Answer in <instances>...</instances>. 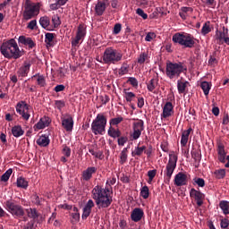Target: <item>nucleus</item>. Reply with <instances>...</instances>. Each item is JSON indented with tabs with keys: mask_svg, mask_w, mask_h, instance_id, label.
Segmentation results:
<instances>
[{
	"mask_svg": "<svg viewBox=\"0 0 229 229\" xmlns=\"http://www.w3.org/2000/svg\"><path fill=\"white\" fill-rule=\"evenodd\" d=\"M117 179L115 175L114 177H109L106 181V186L103 188L102 186H95L91 191V195L93 199H88V202L85 204L82 212V219H87L89 216L91 210L95 202L98 206V208H108L111 206L113 201V197L109 195L110 187L114 186L116 183Z\"/></svg>",
	"mask_w": 229,
	"mask_h": 229,
	"instance_id": "1",
	"label": "nucleus"
},
{
	"mask_svg": "<svg viewBox=\"0 0 229 229\" xmlns=\"http://www.w3.org/2000/svg\"><path fill=\"white\" fill-rule=\"evenodd\" d=\"M1 55L7 60H19L21 56H24L23 50L19 48V45L15 39L11 38L7 41H4L0 47Z\"/></svg>",
	"mask_w": 229,
	"mask_h": 229,
	"instance_id": "2",
	"label": "nucleus"
},
{
	"mask_svg": "<svg viewBox=\"0 0 229 229\" xmlns=\"http://www.w3.org/2000/svg\"><path fill=\"white\" fill-rule=\"evenodd\" d=\"M183 71H187V66H184L183 62H166L165 74L170 80L180 78Z\"/></svg>",
	"mask_w": 229,
	"mask_h": 229,
	"instance_id": "3",
	"label": "nucleus"
},
{
	"mask_svg": "<svg viewBox=\"0 0 229 229\" xmlns=\"http://www.w3.org/2000/svg\"><path fill=\"white\" fill-rule=\"evenodd\" d=\"M172 39L174 44L184 46L185 48H193L196 44V38L191 32H174Z\"/></svg>",
	"mask_w": 229,
	"mask_h": 229,
	"instance_id": "4",
	"label": "nucleus"
},
{
	"mask_svg": "<svg viewBox=\"0 0 229 229\" xmlns=\"http://www.w3.org/2000/svg\"><path fill=\"white\" fill-rule=\"evenodd\" d=\"M41 7L42 4L40 3H33L31 0H26L22 14L24 21H30L34 19V17H37V15L40 13Z\"/></svg>",
	"mask_w": 229,
	"mask_h": 229,
	"instance_id": "5",
	"label": "nucleus"
},
{
	"mask_svg": "<svg viewBox=\"0 0 229 229\" xmlns=\"http://www.w3.org/2000/svg\"><path fill=\"white\" fill-rule=\"evenodd\" d=\"M5 210L14 217V219H21L26 216V209L24 207L21 206V204L15 203V201L12 199H8L4 203Z\"/></svg>",
	"mask_w": 229,
	"mask_h": 229,
	"instance_id": "6",
	"label": "nucleus"
},
{
	"mask_svg": "<svg viewBox=\"0 0 229 229\" xmlns=\"http://www.w3.org/2000/svg\"><path fill=\"white\" fill-rule=\"evenodd\" d=\"M121 60H123V53L117 51L116 48L108 47L105 49L103 53V62L105 64H116L117 62H121Z\"/></svg>",
	"mask_w": 229,
	"mask_h": 229,
	"instance_id": "7",
	"label": "nucleus"
},
{
	"mask_svg": "<svg viewBox=\"0 0 229 229\" xmlns=\"http://www.w3.org/2000/svg\"><path fill=\"white\" fill-rule=\"evenodd\" d=\"M107 124V118L105 114H98L97 117L91 123L93 134H105Z\"/></svg>",
	"mask_w": 229,
	"mask_h": 229,
	"instance_id": "8",
	"label": "nucleus"
},
{
	"mask_svg": "<svg viewBox=\"0 0 229 229\" xmlns=\"http://www.w3.org/2000/svg\"><path fill=\"white\" fill-rule=\"evenodd\" d=\"M145 130V123L142 120H138L132 123V131H131V140L140 139L142 131Z\"/></svg>",
	"mask_w": 229,
	"mask_h": 229,
	"instance_id": "9",
	"label": "nucleus"
},
{
	"mask_svg": "<svg viewBox=\"0 0 229 229\" xmlns=\"http://www.w3.org/2000/svg\"><path fill=\"white\" fill-rule=\"evenodd\" d=\"M177 161H178V155H175V152H171L169 155V160L168 163L166 164L165 167V175L167 176L168 179H171L172 175L174 173V170L177 165Z\"/></svg>",
	"mask_w": 229,
	"mask_h": 229,
	"instance_id": "10",
	"label": "nucleus"
},
{
	"mask_svg": "<svg viewBox=\"0 0 229 229\" xmlns=\"http://www.w3.org/2000/svg\"><path fill=\"white\" fill-rule=\"evenodd\" d=\"M15 108H16L17 114L21 115L24 121L30 120V117H31V115L30 114V105H28L26 101L18 102Z\"/></svg>",
	"mask_w": 229,
	"mask_h": 229,
	"instance_id": "11",
	"label": "nucleus"
},
{
	"mask_svg": "<svg viewBox=\"0 0 229 229\" xmlns=\"http://www.w3.org/2000/svg\"><path fill=\"white\" fill-rule=\"evenodd\" d=\"M87 35V26L84 23H80L77 28V32L75 38H72V46H79L81 44V39Z\"/></svg>",
	"mask_w": 229,
	"mask_h": 229,
	"instance_id": "12",
	"label": "nucleus"
},
{
	"mask_svg": "<svg viewBox=\"0 0 229 229\" xmlns=\"http://www.w3.org/2000/svg\"><path fill=\"white\" fill-rule=\"evenodd\" d=\"M62 127L66 131H72L74 128V118L71 114H61Z\"/></svg>",
	"mask_w": 229,
	"mask_h": 229,
	"instance_id": "13",
	"label": "nucleus"
},
{
	"mask_svg": "<svg viewBox=\"0 0 229 229\" xmlns=\"http://www.w3.org/2000/svg\"><path fill=\"white\" fill-rule=\"evenodd\" d=\"M190 196L192 199H195L197 206H202L205 199V192L201 191H197L196 188H191Z\"/></svg>",
	"mask_w": 229,
	"mask_h": 229,
	"instance_id": "14",
	"label": "nucleus"
},
{
	"mask_svg": "<svg viewBox=\"0 0 229 229\" xmlns=\"http://www.w3.org/2000/svg\"><path fill=\"white\" fill-rule=\"evenodd\" d=\"M30 69H31V62L25 61L17 71L18 78H26L30 74Z\"/></svg>",
	"mask_w": 229,
	"mask_h": 229,
	"instance_id": "15",
	"label": "nucleus"
},
{
	"mask_svg": "<svg viewBox=\"0 0 229 229\" xmlns=\"http://www.w3.org/2000/svg\"><path fill=\"white\" fill-rule=\"evenodd\" d=\"M49 124H51V118H49V116H43L33 126L34 131H38V130H44L45 128H47Z\"/></svg>",
	"mask_w": 229,
	"mask_h": 229,
	"instance_id": "16",
	"label": "nucleus"
},
{
	"mask_svg": "<svg viewBox=\"0 0 229 229\" xmlns=\"http://www.w3.org/2000/svg\"><path fill=\"white\" fill-rule=\"evenodd\" d=\"M98 168L95 165H89L86 170H83L81 177L83 182H89L92 179L93 174L97 173Z\"/></svg>",
	"mask_w": 229,
	"mask_h": 229,
	"instance_id": "17",
	"label": "nucleus"
},
{
	"mask_svg": "<svg viewBox=\"0 0 229 229\" xmlns=\"http://www.w3.org/2000/svg\"><path fill=\"white\" fill-rule=\"evenodd\" d=\"M19 44H22L23 46H27L29 49H33L37 46L35 41L31 38H28L26 36H20L18 38Z\"/></svg>",
	"mask_w": 229,
	"mask_h": 229,
	"instance_id": "18",
	"label": "nucleus"
},
{
	"mask_svg": "<svg viewBox=\"0 0 229 229\" xmlns=\"http://www.w3.org/2000/svg\"><path fill=\"white\" fill-rule=\"evenodd\" d=\"M175 186H185L187 183V174L184 173H178L174 177Z\"/></svg>",
	"mask_w": 229,
	"mask_h": 229,
	"instance_id": "19",
	"label": "nucleus"
},
{
	"mask_svg": "<svg viewBox=\"0 0 229 229\" xmlns=\"http://www.w3.org/2000/svg\"><path fill=\"white\" fill-rule=\"evenodd\" d=\"M144 217V211L143 208H133L132 212L131 213V218L133 222H140V219Z\"/></svg>",
	"mask_w": 229,
	"mask_h": 229,
	"instance_id": "20",
	"label": "nucleus"
},
{
	"mask_svg": "<svg viewBox=\"0 0 229 229\" xmlns=\"http://www.w3.org/2000/svg\"><path fill=\"white\" fill-rule=\"evenodd\" d=\"M174 114V105L173 103H171V101H167V103H165L163 107V118H168L169 115H173Z\"/></svg>",
	"mask_w": 229,
	"mask_h": 229,
	"instance_id": "21",
	"label": "nucleus"
},
{
	"mask_svg": "<svg viewBox=\"0 0 229 229\" xmlns=\"http://www.w3.org/2000/svg\"><path fill=\"white\" fill-rule=\"evenodd\" d=\"M217 154H218V160L221 161V163H225V161H226V152L225 150L224 143H218Z\"/></svg>",
	"mask_w": 229,
	"mask_h": 229,
	"instance_id": "22",
	"label": "nucleus"
},
{
	"mask_svg": "<svg viewBox=\"0 0 229 229\" xmlns=\"http://www.w3.org/2000/svg\"><path fill=\"white\" fill-rule=\"evenodd\" d=\"M106 10V4L105 1H98V4L95 5L96 14L102 15L104 12Z\"/></svg>",
	"mask_w": 229,
	"mask_h": 229,
	"instance_id": "23",
	"label": "nucleus"
},
{
	"mask_svg": "<svg viewBox=\"0 0 229 229\" xmlns=\"http://www.w3.org/2000/svg\"><path fill=\"white\" fill-rule=\"evenodd\" d=\"M108 136H111L112 139H117V141L119 142V136H121V130L115 129L114 125H110L109 129L107 130Z\"/></svg>",
	"mask_w": 229,
	"mask_h": 229,
	"instance_id": "24",
	"label": "nucleus"
},
{
	"mask_svg": "<svg viewBox=\"0 0 229 229\" xmlns=\"http://www.w3.org/2000/svg\"><path fill=\"white\" fill-rule=\"evenodd\" d=\"M26 213L28 217H30V219H32V221L38 219V217L40 216V213H38V210H37V208H27Z\"/></svg>",
	"mask_w": 229,
	"mask_h": 229,
	"instance_id": "25",
	"label": "nucleus"
},
{
	"mask_svg": "<svg viewBox=\"0 0 229 229\" xmlns=\"http://www.w3.org/2000/svg\"><path fill=\"white\" fill-rule=\"evenodd\" d=\"M192 131V127H189L188 130H184L182 133L181 145L185 146L189 141V136Z\"/></svg>",
	"mask_w": 229,
	"mask_h": 229,
	"instance_id": "26",
	"label": "nucleus"
},
{
	"mask_svg": "<svg viewBox=\"0 0 229 229\" xmlns=\"http://www.w3.org/2000/svg\"><path fill=\"white\" fill-rule=\"evenodd\" d=\"M36 142L38 146H40L41 148H47V146H49V137L46 135H41Z\"/></svg>",
	"mask_w": 229,
	"mask_h": 229,
	"instance_id": "27",
	"label": "nucleus"
},
{
	"mask_svg": "<svg viewBox=\"0 0 229 229\" xmlns=\"http://www.w3.org/2000/svg\"><path fill=\"white\" fill-rule=\"evenodd\" d=\"M12 133L13 137L19 139V137H22V135H24V130H22V126L15 125L12 128Z\"/></svg>",
	"mask_w": 229,
	"mask_h": 229,
	"instance_id": "28",
	"label": "nucleus"
},
{
	"mask_svg": "<svg viewBox=\"0 0 229 229\" xmlns=\"http://www.w3.org/2000/svg\"><path fill=\"white\" fill-rule=\"evenodd\" d=\"M188 84V80H185L184 81H182V80H177V89L179 93H185Z\"/></svg>",
	"mask_w": 229,
	"mask_h": 229,
	"instance_id": "29",
	"label": "nucleus"
},
{
	"mask_svg": "<svg viewBox=\"0 0 229 229\" xmlns=\"http://www.w3.org/2000/svg\"><path fill=\"white\" fill-rule=\"evenodd\" d=\"M33 78H37V83L39 87H46V77L44 75L40 73H36L31 77V80H33Z\"/></svg>",
	"mask_w": 229,
	"mask_h": 229,
	"instance_id": "30",
	"label": "nucleus"
},
{
	"mask_svg": "<svg viewBox=\"0 0 229 229\" xmlns=\"http://www.w3.org/2000/svg\"><path fill=\"white\" fill-rule=\"evenodd\" d=\"M45 42L47 46H49V47H53L55 46V34L53 33H47L45 35Z\"/></svg>",
	"mask_w": 229,
	"mask_h": 229,
	"instance_id": "31",
	"label": "nucleus"
},
{
	"mask_svg": "<svg viewBox=\"0 0 229 229\" xmlns=\"http://www.w3.org/2000/svg\"><path fill=\"white\" fill-rule=\"evenodd\" d=\"M193 8L187 7V5H182V7L180 9L179 14L182 19H187L188 13L193 12Z\"/></svg>",
	"mask_w": 229,
	"mask_h": 229,
	"instance_id": "32",
	"label": "nucleus"
},
{
	"mask_svg": "<svg viewBox=\"0 0 229 229\" xmlns=\"http://www.w3.org/2000/svg\"><path fill=\"white\" fill-rule=\"evenodd\" d=\"M146 149V145H137L136 148H134V150H132L131 155L132 157H141V154H143L144 150Z\"/></svg>",
	"mask_w": 229,
	"mask_h": 229,
	"instance_id": "33",
	"label": "nucleus"
},
{
	"mask_svg": "<svg viewBox=\"0 0 229 229\" xmlns=\"http://www.w3.org/2000/svg\"><path fill=\"white\" fill-rule=\"evenodd\" d=\"M39 24L41 28H44V30H49V24H50L49 17L47 16L41 17L39 19Z\"/></svg>",
	"mask_w": 229,
	"mask_h": 229,
	"instance_id": "34",
	"label": "nucleus"
},
{
	"mask_svg": "<svg viewBox=\"0 0 229 229\" xmlns=\"http://www.w3.org/2000/svg\"><path fill=\"white\" fill-rule=\"evenodd\" d=\"M219 206L225 215L229 214V202L226 199H222Z\"/></svg>",
	"mask_w": 229,
	"mask_h": 229,
	"instance_id": "35",
	"label": "nucleus"
},
{
	"mask_svg": "<svg viewBox=\"0 0 229 229\" xmlns=\"http://www.w3.org/2000/svg\"><path fill=\"white\" fill-rule=\"evenodd\" d=\"M128 159V148H123L122 152L120 153V163L123 165V163H126Z\"/></svg>",
	"mask_w": 229,
	"mask_h": 229,
	"instance_id": "36",
	"label": "nucleus"
},
{
	"mask_svg": "<svg viewBox=\"0 0 229 229\" xmlns=\"http://www.w3.org/2000/svg\"><path fill=\"white\" fill-rule=\"evenodd\" d=\"M16 185L21 189H28V181H26V179L23 177H19L17 179Z\"/></svg>",
	"mask_w": 229,
	"mask_h": 229,
	"instance_id": "37",
	"label": "nucleus"
},
{
	"mask_svg": "<svg viewBox=\"0 0 229 229\" xmlns=\"http://www.w3.org/2000/svg\"><path fill=\"white\" fill-rule=\"evenodd\" d=\"M130 66L127 64V62H123L121 68L118 71L119 75H126L129 73Z\"/></svg>",
	"mask_w": 229,
	"mask_h": 229,
	"instance_id": "38",
	"label": "nucleus"
},
{
	"mask_svg": "<svg viewBox=\"0 0 229 229\" xmlns=\"http://www.w3.org/2000/svg\"><path fill=\"white\" fill-rule=\"evenodd\" d=\"M214 174L216 179H224L226 174V170H225V168H220L218 170H215Z\"/></svg>",
	"mask_w": 229,
	"mask_h": 229,
	"instance_id": "39",
	"label": "nucleus"
},
{
	"mask_svg": "<svg viewBox=\"0 0 229 229\" xmlns=\"http://www.w3.org/2000/svg\"><path fill=\"white\" fill-rule=\"evenodd\" d=\"M200 87L203 89L205 96H208V93L211 89V84L208 81H204V82H201Z\"/></svg>",
	"mask_w": 229,
	"mask_h": 229,
	"instance_id": "40",
	"label": "nucleus"
},
{
	"mask_svg": "<svg viewBox=\"0 0 229 229\" xmlns=\"http://www.w3.org/2000/svg\"><path fill=\"white\" fill-rule=\"evenodd\" d=\"M225 38H226V28H223V31L222 30H217L216 31V39H219V41H225Z\"/></svg>",
	"mask_w": 229,
	"mask_h": 229,
	"instance_id": "41",
	"label": "nucleus"
},
{
	"mask_svg": "<svg viewBox=\"0 0 229 229\" xmlns=\"http://www.w3.org/2000/svg\"><path fill=\"white\" fill-rule=\"evenodd\" d=\"M147 60H148V51H144L143 53H140L138 57V64H144Z\"/></svg>",
	"mask_w": 229,
	"mask_h": 229,
	"instance_id": "42",
	"label": "nucleus"
},
{
	"mask_svg": "<svg viewBox=\"0 0 229 229\" xmlns=\"http://www.w3.org/2000/svg\"><path fill=\"white\" fill-rule=\"evenodd\" d=\"M208 32H211L210 21H206L201 28L202 35H208Z\"/></svg>",
	"mask_w": 229,
	"mask_h": 229,
	"instance_id": "43",
	"label": "nucleus"
},
{
	"mask_svg": "<svg viewBox=\"0 0 229 229\" xmlns=\"http://www.w3.org/2000/svg\"><path fill=\"white\" fill-rule=\"evenodd\" d=\"M140 195L143 197V199H148L149 197V188L148 186H142L140 190Z\"/></svg>",
	"mask_w": 229,
	"mask_h": 229,
	"instance_id": "44",
	"label": "nucleus"
},
{
	"mask_svg": "<svg viewBox=\"0 0 229 229\" xmlns=\"http://www.w3.org/2000/svg\"><path fill=\"white\" fill-rule=\"evenodd\" d=\"M12 173H13V170L12 168H9L2 176L1 181L2 182H8L10 180V176H12Z\"/></svg>",
	"mask_w": 229,
	"mask_h": 229,
	"instance_id": "45",
	"label": "nucleus"
},
{
	"mask_svg": "<svg viewBox=\"0 0 229 229\" xmlns=\"http://www.w3.org/2000/svg\"><path fill=\"white\" fill-rule=\"evenodd\" d=\"M129 140L128 136L122 135V131H120V136H118V145H125Z\"/></svg>",
	"mask_w": 229,
	"mask_h": 229,
	"instance_id": "46",
	"label": "nucleus"
},
{
	"mask_svg": "<svg viewBox=\"0 0 229 229\" xmlns=\"http://www.w3.org/2000/svg\"><path fill=\"white\" fill-rule=\"evenodd\" d=\"M157 88V80L155 78H152L149 80V82L148 83V91H154Z\"/></svg>",
	"mask_w": 229,
	"mask_h": 229,
	"instance_id": "47",
	"label": "nucleus"
},
{
	"mask_svg": "<svg viewBox=\"0 0 229 229\" xmlns=\"http://www.w3.org/2000/svg\"><path fill=\"white\" fill-rule=\"evenodd\" d=\"M89 152H90V154H92L93 157H96L97 158H104V155L101 150L96 152L93 148H89Z\"/></svg>",
	"mask_w": 229,
	"mask_h": 229,
	"instance_id": "48",
	"label": "nucleus"
},
{
	"mask_svg": "<svg viewBox=\"0 0 229 229\" xmlns=\"http://www.w3.org/2000/svg\"><path fill=\"white\" fill-rule=\"evenodd\" d=\"M194 182L197 183L200 188H204L206 186V182L203 177H195Z\"/></svg>",
	"mask_w": 229,
	"mask_h": 229,
	"instance_id": "49",
	"label": "nucleus"
},
{
	"mask_svg": "<svg viewBox=\"0 0 229 229\" xmlns=\"http://www.w3.org/2000/svg\"><path fill=\"white\" fill-rule=\"evenodd\" d=\"M56 219V213H53L48 219V225H53L54 226H58V220Z\"/></svg>",
	"mask_w": 229,
	"mask_h": 229,
	"instance_id": "50",
	"label": "nucleus"
},
{
	"mask_svg": "<svg viewBox=\"0 0 229 229\" xmlns=\"http://www.w3.org/2000/svg\"><path fill=\"white\" fill-rule=\"evenodd\" d=\"M31 199H32V203H34V205H40V203L42 201V198L38 197V195L37 193H35L31 196Z\"/></svg>",
	"mask_w": 229,
	"mask_h": 229,
	"instance_id": "51",
	"label": "nucleus"
},
{
	"mask_svg": "<svg viewBox=\"0 0 229 229\" xmlns=\"http://www.w3.org/2000/svg\"><path fill=\"white\" fill-rule=\"evenodd\" d=\"M123 121V116H117L115 118H111V120L109 121V124H119Z\"/></svg>",
	"mask_w": 229,
	"mask_h": 229,
	"instance_id": "52",
	"label": "nucleus"
},
{
	"mask_svg": "<svg viewBox=\"0 0 229 229\" xmlns=\"http://www.w3.org/2000/svg\"><path fill=\"white\" fill-rule=\"evenodd\" d=\"M133 98H135V93H133V91L125 92V98L127 102H131L133 100Z\"/></svg>",
	"mask_w": 229,
	"mask_h": 229,
	"instance_id": "53",
	"label": "nucleus"
},
{
	"mask_svg": "<svg viewBox=\"0 0 229 229\" xmlns=\"http://www.w3.org/2000/svg\"><path fill=\"white\" fill-rule=\"evenodd\" d=\"M62 152L63 154H64L65 158H67V157H71L72 150H71V148L68 147V145H64Z\"/></svg>",
	"mask_w": 229,
	"mask_h": 229,
	"instance_id": "54",
	"label": "nucleus"
},
{
	"mask_svg": "<svg viewBox=\"0 0 229 229\" xmlns=\"http://www.w3.org/2000/svg\"><path fill=\"white\" fill-rule=\"evenodd\" d=\"M122 30V23H114L113 32L114 35H119Z\"/></svg>",
	"mask_w": 229,
	"mask_h": 229,
	"instance_id": "55",
	"label": "nucleus"
},
{
	"mask_svg": "<svg viewBox=\"0 0 229 229\" xmlns=\"http://www.w3.org/2000/svg\"><path fill=\"white\" fill-rule=\"evenodd\" d=\"M191 157L194 158V161H201V153L198 151L191 152Z\"/></svg>",
	"mask_w": 229,
	"mask_h": 229,
	"instance_id": "56",
	"label": "nucleus"
},
{
	"mask_svg": "<svg viewBox=\"0 0 229 229\" xmlns=\"http://www.w3.org/2000/svg\"><path fill=\"white\" fill-rule=\"evenodd\" d=\"M136 13L140 14V17H142V19H148V13H144L142 8H137Z\"/></svg>",
	"mask_w": 229,
	"mask_h": 229,
	"instance_id": "57",
	"label": "nucleus"
},
{
	"mask_svg": "<svg viewBox=\"0 0 229 229\" xmlns=\"http://www.w3.org/2000/svg\"><path fill=\"white\" fill-rule=\"evenodd\" d=\"M157 175V170H148V176L149 178V182H153V179H155V176Z\"/></svg>",
	"mask_w": 229,
	"mask_h": 229,
	"instance_id": "58",
	"label": "nucleus"
},
{
	"mask_svg": "<svg viewBox=\"0 0 229 229\" xmlns=\"http://www.w3.org/2000/svg\"><path fill=\"white\" fill-rule=\"evenodd\" d=\"M35 228V220L29 221L24 226L23 229H34Z\"/></svg>",
	"mask_w": 229,
	"mask_h": 229,
	"instance_id": "59",
	"label": "nucleus"
},
{
	"mask_svg": "<svg viewBox=\"0 0 229 229\" xmlns=\"http://www.w3.org/2000/svg\"><path fill=\"white\" fill-rule=\"evenodd\" d=\"M72 216L73 219H80L81 215L79 213L77 206H73V213H72Z\"/></svg>",
	"mask_w": 229,
	"mask_h": 229,
	"instance_id": "60",
	"label": "nucleus"
},
{
	"mask_svg": "<svg viewBox=\"0 0 229 229\" xmlns=\"http://www.w3.org/2000/svg\"><path fill=\"white\" fill-rule=\"evenodd\" d=\"M36 27H37V20L30 21L27 25L28 30H35Z\"/></svg>",
	"mask_w": 229,
	"mask_h": 229,
	"instance_id": "61",
	"label": "nucleus"
},
{
	"mask_svg": "<svg viewBox=\"0 0 229 229\" xmlns=\"http://www.w3.org/2000/svg\"><path fill=\"white\" fill-rule=\"evenodd\" d=\"M217 63H218V60L216 59V57L215 55L209 56L208 64L210 66H214L215 64H217Z\"/></svg>",
	"mask_w": 229,
	"mask_h": 229,
	"instance_id": "62",
	"label": "nucleus"
},
{
	"mask_svg": "<svg viewBox=\"0 0 229 229\" xmlns=\"http://www.w3.org/2000/svg\"><path fill=\"white\" fill-rule=\"evenodd\" d=\"M207 5H208L209 8H216V0H206Z\"/></svg>",
	"mask_w": 229,
	"mask_h": 229,
	"instance_id": "63",
	"label": "nucleus"
},
{
	"mask_svg": "<svg viewBox=\"0 0 229 229\" xmlns=\"http://www.w3.org/2000/svg\"><path fill=\"white\" fill-rule=\"evenodd\" d=\"M220 225H221L222 228H227L229 226L228 218L225 217L224 220H221Z\"/></svg>",
	"mask_w": 229,
	"mask_h": 229,
	"instance_id": "64",
	"label": "nucleus"
}]
</instances>
